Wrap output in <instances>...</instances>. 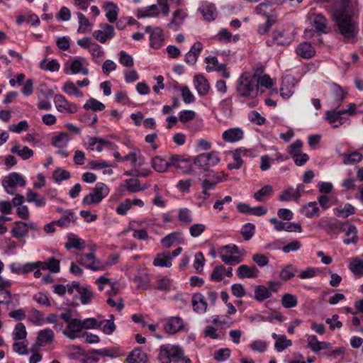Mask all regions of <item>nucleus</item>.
I'll return each mask as SVG.
<instances>
[{
	"instance_id": "obj_42",
	"label": "nucleus",
	"mask_w": 363,
	"mask_h": 363,
	"mask_svg": "<svg viewBox=\"0 0 363 363\" xmlns=\"http://www.w3.org/2000/svg\"><path fill=\"white\" fill-rule=\"evenodd\" d=\"M26 201L28 203H34L35 206L42 207L46 204V200L44 197H39L38 194L33 191L32 190H28L26 195Z\"/></svg>"
},
{
	"instance_id": "obj_39",
	"label": "nucleus",
	"mask_w": 363,
	"mask_h": 363,
	"mask_svg": "<svg viewBox=\"0 0 363 363\" xmlns=\"http://www.w3.org/2000/svg\"><path fill=\"white\" fill-rule=\"evenodd\" d=\"M77 16L79 21V28L77 32L79 33H85L91 29V24L89 20L80 12L77 13Z\"/></svg>"
},
{
	"instance_id": "obj_64",
	"label": "nucleus",
	"mask_w": 363,
	"mask_h": 363,
	"mask_svg": "<svg viewBox=\"0 0 363 363\" xmlns=\"http://www.w3.org/2000/svg\"><path fill=\"white\" fill-rule=\"evenodd\" d=\"M54 103L57 110L60 112L65 111V106L67 105L69 101L62 94H56L54 96Z\"/></svg>"
},
{
	"instance_id": "obj_6",
	"label": "nucleus",
	"mask_w": 363,
	"mask_h": 363,
	"mask_svg": "<svg viewBox=\"0 0 363 363\" xmlns=\"http://www.w3.org/2000/svg\"><path fill=\"white\" fill-rule=\"evenodd\" d=\"M77 262L91 271H104L106 269V264L100 259L95 257L94 252L81 255L78 257Z\"/></svg>"
},
{
	"instance_id": "obj_61",
	"label": "nucleus",
	"mask_w": 363,
	"mask_h": 363,
	"mask_svg": "<svg viewBox=\"0 0 363 363\" xmlns=\"http://www.w3.org/2000/svg\"><path fill=\"white\" fill-rule=\"evenodd\" d=\"M220 257L225 264L230 266H233L242 262V259L240 256H234L233 255L222 253Z\"/></svg>"
},
{
	"instance_id": "obj_36",
	"label": "nucleus",
	"mask_w": 363,
	"mask_h": 363,
	"mask_svg": "<svg viewBox=\"0 0 363 363\" xmlns=\"http://www.w3.org/2000/svg\"><path fill=\"white\" fill-rule=\"evenodd\" d=\"M54 339V332L50 328L40 330L38 335V341L41 345H48L52 342Z\"/></svg>"
},
{
	"instance_id": "obj_59",
	"label": "nucleus",
	"mask_w": 363,
	"mask_h": 363,
	"mask_svg": "<svg viewBox=\"0 0 363 363\" xmlns=\"http://www.w3.org/2000/svg\"><path fill=\"white\" fill-rule=\"evenodd\" d=\"M225 272V267L223 265H218L216 266L211 274V279L213 281H220L224 278Z\"/></svg>"
},
{
	"instance_id": "obj_54",
	"label": "nucleus",
	"mask_w": 363,
	"mask_h": 363,
	"mask_svg": "<svg viewBox=\"0 0 363 363\" xmlns=\"http://www.w3.org/2000/svg\"><path fill=\"white\" fill-rule=\"evenodd\" d=\"M350 269L357 276L363 275V260L358 258L353 259L350 263Z\"/></svg>"
},
{
	"instance_id": "obj_34",
	"label": "nucleus",
	"mask_w": 363,
	"mask_h": 363,
	"mask_svg": "<svg viewBox=\"0 0 363 363\" xmlns=\"http://www.w3.org/2000/svg\"><path fill=\"white\" fill-rule=\"evenodd\" d=\"M70 140L69 135L65 132H61L52 137V145L59 149L65 147Z\"/></svg>"
},
{
	"instance_id": "obj_20",
	"label": "nucleus",
	"mask_w": 363,
	"mask_h": 363,
	"mask_svg": "<svg viewBox=\"0 0 363 363\" xmlns=\"http://www.w3.org/2000/svg\"><path fill=\"white\" fill-rule=\"evenodd\" d=\"M259 270L255 267H249L247 264H242L237 269L238 276L240 279H252L258 276Z\"/></svg>"
},
{
	"instance_id": "obj_22",
	"label": "nucleus",
	"mask_w": 363,
	"mask_h": 363,
	"mask_svg": "<svg viewBox=\"0 0 363 363\" xmlns=\"http://www.w3.org/2000/svg\"><path fill=\"white\" fill-rule=\"evenodd\" d=\"M182 234L179 231H175L166 235L161 240V244L166 248H169L174 244L183 242Z\"/></svg>"
},
{
	"instance_id": "obj_15",
	"label": "nucleus",
	"mask_w": 363,
	"mask_h": 363,
	"mask_svg": "<svg viewBox=\"0 0 363 363\" xmlns=\"http://www.w3.org/2000/svg\"><path fill=\"white\" fill-rule=\"evenodd\" d=\"M295 79L292 77H285L281 83L280 94L284 99L291 96L294 92Z\"/></svg>"
},
{
	"instance_id": "obj_8",
	"label": "nucleus",
	"mask_w": 363,
	"mask_h": 363,
	"mask_svg": "<svg viewBox=\"0 0 363 363\" xmlns=\"http://www.w3.org/2000/svg\"><path fill=\"white\" fill-rule=\"evenodd\" d=\"M86 60L84 57H76L72 61L67 62L65 65V72L68 73V70L70 71V74H82L83 75L89 74V69L83 67V63L86 62Z\"/></svg>"
},
{
	"instance_id": "obj_46",
	"label": "nucleus",
	"mask_w": 363,
	"mask_h": 363,
	"mask_svg": "<svg viewBox=\"0 0 363 363\" xmlns=\"http://www.w3.org/2000/svg\"><path fill=\"white\" fill-rule=\"evenodd\" d=\"M99 327H101L102 331L106 335L112 334L116 330V325L113 322V315H111V319L104 320L99 322Z\"/></svg>"
},
{
	"instance_id": "obj_21",
	"label": "nucleus",
	"mask_w": 363,
	"mask_h": 363,
	"mask_svg": "<svg viewBox=\"0 0 363 363\" xmlns=\"http://www.w3.org/2000/svg\"><path fill=\"white\" fill-rule=\"evenodd\" d=\"M344 114L340 111H328L325 113V118L328 122L333 127L338 128L342 125L345 121V118H342L341 115Z\"/></svg>"
},
{
	"instance_id": "obj_5",
	"label": "nucleus",
	"mask_w": 363,
	"mask_h": 363,
	"mask_svg": "<svg viewBox=\"0 0 363 363\" xmlns=\"http://www.w3.org/2000/svg\"><path fill=\"white\" fill-rule=\"evenodd\" d=\"M219 154L216 151L201 153L197 155L194 160V164L204 171H207L211 167H213L220 162Z\"/></svg>"
},
{
	"instance_id": "obj_30",
	"label": "nucleus",
	"mask_w": 363,
	"mask_h": 363,
	"mask_svg": "<svg viewBox=\"0 0 363 363\" xmlns=\"http://www.w3.org/2000/svg\"><path fill=\"white\" fill-rule=\"evenodd\" d=\"M85 247V243L83 240L77 238L74 234L70 233L67 236V242L65 243V248L71 250L72 248L81 250Z\"/></svg>"
},
{
	"instance_id": "obj_51",
	"label": "nucleus",
	"mask_w": 363,
	"mask_h": 363,
	"mask_svg": "<svg viewBox=\"0 0 363 363\" xmlns=\"http://www.w3.org/2000/svg\"><path fill=\"white\" fill-rule=\"evenodd\" d=\"M83 107L86 110L90 109L96 111H103L105 108V105L96 99L91 98L84 104Z\"/></svg>"
},
{
	"instance_id": "obj_45",
	"label": "nucleus",
	"mask_w": 363,
	"mask_h": 363,
	"mask_svg": "<svg viewBox=\"0 0 363 363\" xmlns=\"http://www.w3.org/2000/svg\"><path fill=\"white\" fill-rule=\"evenodd\" d=\"M178 220L183 225H187L192 222L191 211L187 208H180L178 213Z\"/></svg>"
},
{
	"instance_id": "obj_14",
	"label": "nucleus",
	"mask_w": 363,
	"mask_h": 363,
	"mask_svg": "<svg viewBox=\"0 0 363 363\" xmlns=\"http://www.w3.org/2000/svg\"><path fill=\"white\" fill-rule=\"evenodd\" d=\"M244 132L240 128H231L222 134L223 140L226 143H236L243 138Z\"/></svg>"
},
{
	"instance_id": "obj_49",
	"label": "nucleus",
	"mask_w": 363,
	"mask_h": 363,
	"mask_svg": "<svg viewBox=\"0 0 363 363\" xmlns=\"http://www.w3.org/2000/svg\"><path fill=\"white\" fill-rule=\"evenodd\" d=\"M281 303L286 308H294L298 304V299L296 296L291 294H285L282 296Z\"/></svg>"
},
{
	"instance_id": "obj_12",
	"label": "nucleus",
	"mask_w": 363,
	"mask_h": 363,
	"mask_svg": "<svg viewBox=\"0 0 363 363\" xmlns=\"http://www.w3.org/2000/svg\"><path fill=\"white\" fill-rule=\"evenodd\" d=\"M82 320L77 318H74L69 322L66 328L63 330V334L71 340H74L79 337L78 335L82 330Z\"/></svg>"
},
{
	"instance_id": "obj_18",
	"label": "nucleus",
	"mask_w": 363,
	"mask_h": 363,
	"mask_svg": "<svg viewBox=\"0 0 363 363\" xmlns=\"http://www.w3.org/2000/svg\"><path fill=\"white\" fill-rule=\"evenodd\" d=\"M191 302L194 311L196 313L199 314H203L206 311L207 302L206 301L205 296L202 294H195L192 297Z\"/></svg>"
},
{
	"instance_id": "obj_32",
	"label": "nucleus",
	"mask_w": 363,
	"mask_h": 363,
	"mask_svg": "<svg viewBox=\"0 0 363 363\" xmlns=\"http://www.w3.org/2000/svg\"><path fill=\"white\" fill-rule=\"evenodd\" d=\"M272 194V186L271 185H265L254 194L253 198L258 202H264Z\"/></svg>"
},
{
	"instance_id": "obj_1",
	"label": "nucleus",
	"mask_w": 363,
	"mask_h": 363,
	"mask_svg": "<svg viewBox=\"0 0 363 363\" xmlns=\"http://www.w3.org/2000/svg\"><path fill=\"white\" fill-rule=\"evenodd\" d=\"M357 0H341L334 9L333 17L344 42L353 43L359 32Z\"/></svg>"
},
{
	"instance_id": "obj_52",
	"label": "nucleus",
	"mask_w": 363,
	"mask_h": 363,
	"mask_svg": "<svg viewBox=\"0 0 363 363\" xmlns=\"http://www.w3.org/2000/svg\"><path fill=\"white\" fill-rule=\"evenodd\" d=\"M26 336L27 331L25 325L22 323H17L13 330V338L15 340H23Z\"/></svg>"
},
{
	"instance_id": "obj_58",
	"label": "nucleus",
	"mask_w": 363,
	"mask_h": 363,
	"mask_svg": "<svg viewBox=\"0 0 363 363\" xmlns=\"http://www.w3.org/2000/svg\"><path fill=\"white\" fill-rule=\"evenodd\" d=\"M89 52L91 55L92 59L96 63H99L101 57L104 55V51L103 50L102 47L96 43L92 46Z\"/></svg>"
},
{
	"instance_id": "obj_35",
	"label": "nucleus",
	"mask_w": 363,
	"mask_h": 363,
	"mask_svg": "<svg viewBox=\"0 0 363 363\" xmlns=\"http://www.w3.org/2000/svg\"><path fill=\"white\" fill-rule=\"evenodd\" d=\"M77 292L79 295L81 303L83 305H87L91 302L94 294L90 287L87 286H80Z\"/></svg>"
},
{
	"instance_id": "obj_24",
	"label": "nucleus",
	"mask_w": 363,
	"mask_h": 363,
	"mask_svg": "<svg viewBox=\"0 0 363 363\" xmlns=\"http://www.w3.org/2000/svg\"><path fill=\"white\" fill-rule=\"evenodd\" d=\"M296 52L302 58L309 59L315 55V50L311 43L303 42L298 45Z\"/></svg>"
},
{
	"instance_id": "obj_63",
	"label": "nucleus",
	"mask_w": 363,
	"mask_h": 363,
	"mask_svg": "<svg viewBox=\"0 0 363 363\" xmlns=\"http://www.w3.org/2000/svg\"><path fill=\"white\" fill-rule=\"evenodd\" d=\"M205 264V258L201 252H198L195 254L194 267L198 273H201L203 271V268Z\"/></svg>"
},
{
	"instance_id": "obj_41",
	"label": "nucleus",
	"mask_w": 363,
	"mask_h": 363,
	"mask_svg": "<svg viewBox=\"0 0 363 363\" xmlns=\"http://www.w3.org/2000/svg\"><path fill=\"white\" fill-rule=\"evenodd\" d=\"M77 217L70 211L67 210L65 211V215L62 216L59 220H55L56 224L60 227H68L72 222H74Z\"/></svg>"
},
{
	"instance_id": "obj_37",
	"label": "nucleus",
	"mask_w": 363,
	"mask_h": 363,
	"mask_svg": "<svg viewBox=\"0 0 363 363\" xmlns=\"http://www.w3.org/2000/svg\"><path fill=\"white\" fill-rule=\"evenodd\" d=\"M271 296V291L267 286L263 285H258L255 287L254 298L257 301L262 302Z\"/></svg>"
},
{
	"instance_id": "obj_28",
	"label": "nucleus",
	"mask_w": 363,
	"mask_h": 363,
	"mask_svg": "<svg viewBox=\"0 0 363 363\" xmlns=\"http://www.w3.org/2000/svg\"><path fill=\"white\" fill-rule=\"evenodd\" d=\"M11 152L16 154L23 160H28L33 157V151L28 146H21L18 143H16L11 149Z\"/></svg>"
},
{
	"instance_id": "obj_25",
	"label": "nucleus",
	"mask_w": 363,
	"mask_h": 363,
	"mask_svg": "<svg viewBox=\"0 0 363 363\" xmlns=\"http://www.w3.org/2000/svg\"><path fill=\"white\" fill-rule=\"evenodd\" d=\"M200 11L204 18L207 21H213L217 16L216 6L211 3L207 1L203 2L200 7Z\"/></svg>"
},
{
	"instance_id": "obj_57",
	"label": "nucleus",
	"mask_w": 363,
	"mask_h": 363,
	"mask_svg": "<svg viewBox=\"0 0 363 363\" xmlns=\"http://www.w3.org/2000/svg\"><path fill=\"white\" fill-rule=\"evenodd\" d=\"M343 163L345 164H351L358 163L362 160V155L357 151H354L351 154L343 155Z\"/></svg>"
},
{
	"instance_id": "obj_38",
	"label": "nucleus",
	"mask_w": 363,
	"mask_h": 363,
	"mask_svg": "<svg viewBox=\"0 0 363 363\" xmlns=\"http://www.w3.org/2000/svg\"><path fill=\"white\" fill-rule=\"evenodd\" d=\"M345 233L346 236L347 237L343 240V243L345 245H350L351 243L355 244L357 242V229L354 225L351 224L350 225H349V227L347 228V230H345Z\"/></svg>"
},
{
	"instance_id": "obj_44",
	"label": "nucleus",
	"mask_w": 363,
	"mask_h": 363,
	"mask_svg": "<svg viewBox=\"0 0 363 363\" xmlns=\"http://www.w3.org/2000/svg\"><path fill=\"white\" fill-rule=\"evenodd\" d=\"M297 272V268L293 264H287L281 272L279 277L284 281L292 279Z\"/></svg>"
},
{
	"instance_id": "obj_40",
	"label": "nucleus",
	"mask_w": 363,
	"mask_h": 363,
	"mask_svg": "<svg viewBox=\"0 0 363 363\" xmlns=\"http://www.w3.org/2000/svg\"><path fill=\"white\" fill-rule=\"evenodd\" d=\"M40 69L45 71L57 72L60 69V65L57 60H51L48 61L47 59L43 60L39 64Z\"/></svg>"
},
{
	"instance_id": "obj_3",
	"label": "nucleus",
	"mask_w": 363,
	"mask_h": 363,
	"mask_svg": "<svg viewBox=\"0 0 363 363\" xmlns=\"http://www.w3.org/2000/svg\"><path fill=\"white\" fill-rule=\"evenodd\" d=\"M109 188L103 182H98L91 192L82 200L83 205H94L99 203L109 194Z\"/></svg>"
},
{
	"instance_id": "obj_47",
	"label": "nucleus",
	"mask_w": 363,
	"mask_h": 363,
	"mask_svg": "<svg viewBox=\"0 0 363 363\" xmlns=\"http://www.w3.org/2000/svg\"><path fill=\"white\" fill-rule=\"evenodd\" d=\"M167 345L169 355L170 357V359L172 358L176 362L180 361L183 359L184 351L180 347L172 345Z\"/></svg>"
},
{
	"instance_id": "obj_16",
	"label": "nucleus",
	"mask_w": 363,
	"mask_h": 363,
	"mask_svg": "<svg viewBox=\"0 0 363 363\" xmlns=\"http://www.w3.org/2000/svg\"><path fill=\"white\" fill-rule=\"evenodd\" d=\"M203 46L201 43L196 42L186 54L184 61L189 65H194L202 51Z\"/></svg>"
},
{
	"instance_id": "obj_53",
	"label": "nucleus",
	"mask_w": 363,
	"mask_h": 363,
	"mask_svg": "<svg viewBox=\"0 0 363 363\" xmlns=\"http://www.w3.org/2000/svg\"><path fill=\"white\" fill-rule=\"evenodd\" d=\"M125 182L126 189L130 193L139 192L144 189V188L140 186V182L137 179H126Z\"/></svg>"
},
{
	"instance_id": "obj_60",
	"label": "nucleus",
	"mask_w": 363,
	"mask_h": 363,
	"mask_svg": "<svg viewBox=\"0 0 363 363\" xmlns=\"http://www.w3.org/2000/svg\"><path fill=\"white\" fill-rule=\"evenodd\" d=\"M332 94L335 100L336 105L339 106L341 101L345 98V93L340 86L334 84L332 87Z\"/></svg>"
},
{
	"instance_id": "obj_55",
	"label": "nucleus",
	"mask_w": 363,
	"mask_h": 363,
	"mask_svg": "<svg viewBox=\"0 0 363 363\" xmlns=\"http://www.w3.org/2000/svg\"><path fill=\"white\" fill-rule=\"evenodd\" d=\"M277 16H267V18L266 22L260 25L258 28L257 32L259 35H264L267 33L270 28L276 23Z\"/></svg>"
},
{
	"instance_id": "obj_26",
	"label": "nucleus",
	"mask_w": 363,
	"mask_h": 363,
	"mask_svg": "<svg viewBox=\"0 0 363 363\" xmlns=\"http://www.w3.org/2000/svg\"><path fill=\"white\" fill-rule=\"evenodd\" d=\"M11 235L18 240L25 238L28 233V225L27 223L16 221L14 227L11 230Z\"/></svg>"
},
{
	"instance_id": "obj_10",
	"label": "nucleus",
	"mask_w": 363,
	"mask_h": 363,
	"mask_svg": "<svg viewBox=\"0 0 363 363\" xmlns=\"http://www.w3.org/2000/svg\"><path fill=\"white\" fill-rule=\"evenodd\" d=\"M309 19L318 33H327L330 31L328 21L322 13H310Z\"/></svg>"
},
{
	"instance_id": "obj_19",
	"label": "nucleus",
	"mask_w": 363,
	"mask_h": 363,
	"mask_svg": "<svg viewBox=\"0 0 363 363\" xmlns=\"http://www.w3.org/2000/svg\"><path fill=\"white\" fill-rule=\"evenodd\" d=\"M182 328L183 321L182 319L179 316L170 318L164 327L165 332L172 335L177 333Z\"/></svg>"
},
{
	"instance_id": "obj_56",
	"label": "nucleus",
	"mask_w": 363,
	"mask_h": 363,
	"mask_svg": "<svg viewBox=\"0 0 363 363\" xmlns=\"http://www.w3.org/2000/svg\"><path fill=\"white\" fill-rule=\"evenodd\" d=\"M255 232V225L253 223H247L242 225L241 228V234L245 240H250Z\"/></svg>"
},
{
	"instance_id": "obj_48",
	"label": "nucleus",
	"mask_w": 363,
	"mask_h": 363,
	"mask_svg": "<svg viewBox=\"0 0 363 363\" xmlns=\"http://www.w3.org/2000/svg\"><path fill=\"white\" fill-rule=\"evenodd\" d=\"M205 62L207 64L206 69L208 72L218 71L221 68V66L225 65L224 64L219 63L216 57H206Z\"/></svg>"
},
{
	"instance_id": "obj_11",
	"label": "nucleus",
	"mask_w": 363,
	"mask_h": 363,
	"mask_svg": "<svg viewBox=\"0 0 363 363\" xmlns=\"http://www.w3.org/2000/svg\"><path fill=\"white\" fill-rule=\"evenodd\" d=\"M293 40V35L285 29H276L272 33V42L277 45H288Z\"/></svg>"
},
{
	"instance_id": "obj_33",
	"label": "nucleus",
	"mask_w": 363,
	"mask_h": 363,
	"mask_svg": "<svg viewBox=\"0 0 363 363\" xmlns=\"http://www.w3.org/2000/svg\"><path fill=\"white\" fill-rule=\"evenodd\" d=\"M151 165L156 172L160 173L165 172L169 169L167 160L161 156L154 157L151 160Z\"/></svg>"
},
{
	"instance_id": "obj_17",
	"label": "nucleus",
	"mask_w": 363,
	"mask_h": 363,
	"mask_svg": "<svg viewBox=\"0 0 363 363\" xmlns=\"http://www.w3.org/2000/svg\"><path fill=\"white\" fill-rule=\"evenodd\" d=\"M194 84L200 96H205L208 93L210 84L203 75H195L194 77Z\"/></svg>"
},
{
	"instance_id": "obj_4",
	"label": "nucleus",
	"mask_w": 363,
	"mask_h": 363,
	"mask_svg": "<svg viewBox=\"0 0 363 363\" xmlns=\"http://www.w3.org/2000/svg\"><path fill=\"white\" fill-rule=\"evenodd\" d=\"M162 13L164 16H167L169 12V8L167 0H157V4L145 8L143 10L139 11L137 16L138 18L145 17H155L160 13Z\"/></svg>"
},
{
	"instance_id": "obj_31",
	"label": "nucleus",
	"mask_w": 363,
	"mask_h": 363,
	"mask_svg": "<svg viewBox=\"0 0 363 363\" xmlns=\"http://www.w3.org/2000/svg\"><path fill=\"white\" fill-rule=\"evenodd\" d=\"M147 360V354L140 348L134 349L127 357L128 363H145Z\"/></svg>"
},
{
	"instance_id": "obj_62",
	"label": "nucleus",
	"mask_w": 363,
	"mask_h": 363,
	"mask_svg": "<svg viewBox=\"0 0 363 363\" xmlns=\"http://www.w3.org/2000/svg\"><path fill=\"white\" fill-rule=\"evenodd\" d=\"M133 281L139 289H147L150 285V279L147 274L135 277Z\"/></svg>"
},
{
	"instance_id": "obj_13",
	"label": "nucleus",
	"mask_w": 363,
	"mask_h": 363,
	"mask_svg": "<svg viewBox=\"0 0 363 363\" xmlns=\"http://www.w3.org/2000/svg\"><path fill=\"white\" fill-rule=\"evenodd\" d=\"M263 72V69L259 67L255 71L254 74H252L253 76H255V86L257 91L259 86H264L269 89L273 85L272 79L267 74H262Z\"/></svg>"
},
{
	"instance_id": "obj_50",
	"label": "nucleus",
	"mask_w": 363,
	"mask_h": 363,
	"mask_svg": "<svg viewBox=\"0 0 363 363\" xmlns=\"http://www.w3.org/2000/svg\"><path fill=\"white\" fill-rule=\"evenodd\" d=\"M291 345V340L287 339L285 335H281L278 340L275 342L274 348L278 352H281Z\"/></svg>"
},
{
	"instance_id": "obj_9",
	"label": "nucleus",
	"mask_w": 363,
	"mask_h": 363,
	"mask_svg": "<svg viewBox=\"0 0 363 363\" xmlns=\"http://www.w3.org/2000/svg\"><path fill=\"white\" fill-rule=\"evenodd\" d=\"M101 29L93 32V37L101 43H106L115 36L114 28L113 26L107 23L100 24Z\"/></svg>"
},
{
	"instance_id": "obj_29",
	"label": "nucleus",
	"mask_w": 363,
	"mask_h": 363,
	"mask_svg": "<svg viewBox=\"0 0 363 363\" xmlns=\"http://www.w3.org/2000/svg\"><path fill=\"white\" fill-rule=\"evenodd\" d=\"M153 264L156 267H170L172 266L170 252L166 251L158 253L153 260Z\"/></svg>"
},
{
	"instance_id": "obj_23",
	"label": "nucleus",
	"mask_w": 363,
	"mask_h": 363,
	"mask_svg": "<svg viewBox=\"0 0 363 363\" xmlns=\"http://www.w3.org/2000/svg\"><path fill=\"white\" fill-rule=\"evenodd\" d=\"M104 9L106 12V17L109 23H114L117 21L119 9L115 3L112 1L106 2Z\"/></svg>"
},
{
	"instance_id": "obj_27",
	"label": "nucleus",
	"mask_w": 363,
	"mask_h": 363,
	"mask_svg": "<svg viewBox=\"0 0 363 363\" xmlns=\"http://www.w3.org/2000/svg\"><path fill=\"white\" fill-rule=\"evenodd\" d=\"M163 40L162 30L159 27L154 28L150 36V46L154 49H159L162 46Z\"/></svg>"
},
{
	"instance_id": "obj_2",
	"label": "nucleus",
	"mask_w": 363,
	"mask_h": 363,
	"mask_svg": "<svg viewBox=\"0 0 363 363\" xmlns=\"http://www.w3.org/2000/svg\"><path fill=\"white\" fill-rule=\"evenodd\" d=\"M255 76L249 72L242 74L237 82L236 91L241 97H254L257 94Z\"/></svg>"
},
{
	"instance_id": "obj_7",
	"label": "nucleus",
	"mask_w": 363,
	"mask_h": 363,
	"mask_svg": "<svg viewBox=\"0 0 363 363\" xmlns=\"http://www.w3.org/2000/svg\"><path fill=\"white\" fill-rule=\"evenodd\" d=\"M16 184L21 186H25L26 184V180L23 177L17 172H12L9 174L2 181V186L7 194L13 195L15 194V187Z\"/></svg>"
},
{
	"instance_id": "obj_43",
	"label": "nucleus",
	"mask_w": 363,
	"mask_h": 363,
	"mask_svg": "<svg viewBox=\"0 0 363 363\" xmlns=\"http://www.w3.org/2000/svg\"><path fill=\"white\" fill-rule=\"evenodd\" d=\"M303 213L307 218L318 217L320 213L316 202H309L305 205L303 207Z\"/></svg>"
}]
</instances>
